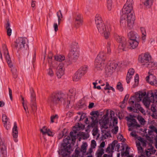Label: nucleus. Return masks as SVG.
I'll use <instances>...</instances> for the list:
<instances>
[{
    "mask_svg": "<svg viewBox=\"0 0 157 157\" xmlns=\"http://www.w3.org/2000/svg\"><path fill=\"white\" fill-rule=\"evenodd\" d=\"M122 13L120 19L121 25L124 26L127 24V27L129 29H132L135 20L133 6L124 5L122 9Z\"/></svg>",
    "mask_w": 157,
    "mask_h": 157,
    "instance_id": "f257e3e1",
    "label": "nucleus"
},
{
    "mask_svg": "<svg viewBox=\"0 0 157 157\" xmlns=\"http://www.w3.org/2000/svg\"><path fill=\"white\" fill-rule=\"evenodd\" d=\"M95 21L98 32L105 39H108L110 36L112 25L109 23L105 24L102 23L101 15L97 14L95 17Z\"/></svg>",
    "mask_w": 157,
    "mask_h": 157,
    "instance_id": "f03ea898",
    "label": "nucleus"
},
{
    "mask_svg": "<svg viewBox=\"0 0 157 157\" xmlns=\"http://www.w3.org/2000/svg\"><path fill=\"white\" fill-rule=\"evenodd\" d=\"M48 102L51 104H56L58 102L63 103V104L68 105L70 101L67 98V95L61 92L54 94L49 98Z\"/></svg>",
    "mask_w": 157,
    "mask_h": 157,
    "instance_id": "7ed1b4c3",
    "label": "nucleus"
},
{
    "mask_svg": "<svg viewBox=\"0 0 157 157\" xmlns=\"http://www.w3.org/2000/svg\"><path fill=\"white\" fill-rule=\"evenodd\" d=\"M115 38L117 41L119 42L118 48L121 52L126 51L128 47L126 39L124 37L119 35H115Z\"/></svg>",
    "mask_w": 157,
    "mask_h": 157,
    "instance_id": "20e7f679",
    "label": "nucleus"
},
{
    "mask_svg": "<svg viewBox=\"0 0 157 157\" xmlns=\"http://www.w3.org/2000/svg\"><path fill=\"white\" fill-rule=\"evenodd\" d=\"M70 54L71 57L74 59H76L78 57L79 49L77 42L75 41L72 43Z\"/></svg>",
    "mask_w": 157,
    "mask_h": 157,
    "instance_id": "39448f33",
    "label": "nucleus"
},
{
    "mask_svg": "<svg viewBox=\"0 0 157 157\" xmlns=\"http://www.w3.org/2000/svg\"><path fill=\"white\" fill-rule=\"evenodd\" d=\"M155 101L154 94L151 91L149 92L146 97L144 98L143 102L144 105L147 108L149 107L150 104L154 103Z\"/></svg>",
    "mask_w": 157,
    "mask_h": 157,
    "instance_id": "423d86ee",
    "label": "nucleus"
},
{
    "mask_svg": "<svg viewBox=\"0 0 157 157\" xmlns=\"http://www.w3.org/2000/svg\"><path fill=\"white\" fill-rule=\"evenodd\" d=\"M146 92L139 91L135 93V95L130 98L129 99V102L132 105L134 104L135 100L138 102L141 101L142 98L146 95Z\"/></svg>",
    "mask_w": 157,
    "mask_h": 157,
    "instance_id": "0eeeda50",
    "label": "nucleus"
},
{
    "mask_svg": "<svg viewBox=\"0 0 157 157\" xmlns=\"http://www.w3.org/2000/svg\"><path fill=\"white\" fill-rule=\"evenodd\" d=\"M151 60V57L148 53H146L142 54L139 56L138 60L139 62L143 66L147 65Z\"/></svg>",
    "mask_w": 157,
    "mask_h": 157,
    "instance_id": "6e6552de",
    "label": "nucleus"
},
{
    "mask_svg": "<svg viewBox=\"0 0 157 157\" xmlns=\"http://www.w3.org/2000/svg\"><path fill=\"white\" fill-rule=\"evenodd\" d=\"M26 39L20 37L17 39L15 42L14 45L18 50H20L24 49Z\"/></svg>",
    "mask_w": 157,
    "mask_h": 157,
    "instance_id": "1a4fd4ad",
    "label": "nucleus"
},
{
    "mask_svg": "<svg viewBox=\"0 0 157 157\" xmlns=\"http://www.w3.org/2000/svg\"><path fill=\"white\" fill-rule=\"evenodd\" d=\"M118 64L117 61L113 60L111 61L105 69L106 72L108 75H111L117 67Z\"/></svg>",
    "mask_w": 157,
    "mask_h": 157,
    "instance_id": "9d476101",
    "label": "nucleus"
},
{
    "mask_svg": "<svg viewBox=\"0 0 157 157\" xmlns=\"http://www.w3.org/2000/svg\"><path fill=\"white\" fill-rule=\"evenodd\" d=\"M7 62L10 68L12 67L13 65L11 62V60L9 53L8 51L6 45L4 44L2 46V51Z\"/></svg>",
    "mask_w": 157,
    "mask_h": 157,
    "instance_id": "9b49d317",
    "label": "nucleus"
},
{
    "mask_svg": "<svg viewBox=\"0 0 157 157\" xmlns=\"http://www.w3.org/2000/svg\"><path fill=\"white\" fill-rule=\"evenodd\" d=\"M106 65V63L95 59L94 62L95 70L97 71L102 70Z\"/></svg>",
    "mask_w": 157,
    "mask_h": 157,
    "instance_id": "f8f14e48",
    "label": "nucleus"
},
{
    "mask_svg": "<svg viewBox=\"0 0 157 157\" xmlns=\"http://www.w3.org/2000/svg\"><path fill=\"white\" fill-rule=\"evenodd\" d=\"M74 25L76 27H78L82 24L83 21L82 15L80 13L76 14L74 17Z\"/></svg>",
    "mask_w": 157,
    "mask_h": 157,
    "instance_id": "ddd939ff",
    "label": "nucleus"
},
{
    "mask_svg": "<svg viewBox=\"0 0 157 157\" xmlns=\"http://www.w3.org/2000/svg\"><path fill=\"white\" fill-rule=\"evenodd\" d=\"M65 68L64 65L62 63H60L56 69V74L59 78H60L64 74Z\"/></svg>",
    "mask_w": 157,
    "mask_h": 157,
    "instance_id": "4468645a",
    "label": "nucleus"
},
{
    "mask_svg": "<svg viewBox=\"0 0 157 157\" xmlns=\"http://www.w3.org/2000/svg\"><path fill=\"white\" fill-rule=\"evenodd\" d=\"M150 71L148 72L149 76L146 78V81L148 82L150 84L152 85L157 86V80L155 76L153 75L152 74H150Z\"/></svg>",
    "mask_w": 157,
    "mask_h": 157,
    "instance_id": "2eb2a0df",
    "label": "nucleus"
},
{
    "mask_svg": "<svg viewBox=\"0 0 157 157\" xmlns=\"http://www.w3.org/2000/svg\"><path fill=\"white\" fill-rule=\"evenodd\" d=\"M71 140V137L68 136L64 140V143L63 144L64 149L63 150L62 152L65 151V155H67L70 152L71 149L70 145L67 146L66 147L65 145H66L68 144L69 143V140Z\"/></svg>",
    "mask_w": 157,
    "mask_h": 157,
    "instance_id": "dca6fc26",
    "label": "nucleus"
},
{
    "mask_svg": "<svg viewBox=\"0 0 157 157\" xmlns=\"http://www.w3.org/2000/svg\"><path fill=\"white\" fill-rule=\"evenodd\" d=\"M84 128L83 126H81L79 124H78L77 125H76L73 127V130L75 131L74 132H71L70 133V135L71 138L73 141L75 142L76 140V131L79 130L81 129H83Z\"/></svg>",
    "mask_w": 157,
    "mask_h": 157,
    "instance_id": "f3484780",
    "label": "nucleus"
},
{
    "mask_svg": "<svg viewBox=\"0 0 157 157\" xmlns=\"http://www.w3.org/2000/svg\"><path fill=\"white\" fill-rule=\"evenodd\" d=\"M126 118L127 119V121L129 122V123L128 124L129 127H134L136 126V127H140V125L137 123L136 120L135 119L128 117H126Z\"/></svg>",
    "mask_w": 157,
    "mask_h": 157,
    "instance_id": "a211bd4d",
    "label": "nucleus"
},
{
    "mask_svg": "<svg viewBox=\"0 0 157 157\" xmlns=\"http://www.w3.org/2000/svg\"><path fill=\"white\" fill-rule=\"evenodd\" d=\"M2 121L4 124V126L5 128L7 130L10 129V124L9 119L5 114H3L2 116Z\"/></svg>",
    "mask_w": 157,
    "mask_h": 157,
    "instance_id": "6ab92c4d",
    "label": "nucleus"
},
{
    "mask_svg": "<svg viewBox=\"0 0 157 157\" xmlns=\"http://www.w3.org/2000/svg\"><path fill=\"white\" fill-rule=\"evenodd\" d=\"M104 151L103 148H98L95 154L96 157H112L111 155L106 154H104L102 156L104 153Z\"/></svg>",
    "mask_w": 157,
    "mask_h": 157,
    "instance_id": "aec40b11",
    "label": "nucleus"
},
{
    "mask_svg": "<svg viewBox=\"0 0 157 157\" xmlns=\"http://www.w3.org/2000/svg\"><path fill=\"white\" fill-rule=\"evenodd\" d=\"M106 59V53L104 51H101L99 52L95 59L105 62Z\"/></svg>",
    "mask_w": 157,
    "mask_h": 157,
    "instance_id": "412c9836",
    "label": "nucleus"
},
{
    "mask_svg": "<svg viewBox=\"0 0 157 157\" xmlns=\"http://www.w3.org/2000/svg\"><path fill=\"white\" fill-rule=\"evenodd\" d=\"M18 130L17 129V126L16 122H15L14 124V126L13 129V136L14 138V141L15 142L17 141V138L18 137Z\"/></svg>",
    "mask_w": 157,
    "mask_h": 157,
    "instance_id": "4be33fe9",
    "label": "nucleus"
},
{
    "mask_svg": "<svg viewBox=\"0 0 157 157\" xmlns=\"http://www.w3.org/2000/svg\"><path fill=\"white\" fill-rule=\"evenodd\" d=\"M98 123L97 119L92 120V122L90 124H89V122L88 118H86L85 120V123L86 124H88L87 127L89 128L90 127L95 128L97 127V125Z\"/></svg>",
    "mask_w": 157,
    "mask_h": 157,
    "instance_id": "5701e85b",
    "label": "nucleus"
},
{
    "mask_svg": "<svg viewBox=\"0 0 157 157\" xmlns=\"http://www.w3.org/2000/svg\"><path fill=\"white\" fill-rule=\"evenodd\" d=\"M128 36L130 40H137L139 38V35L136 32L131 31L128 33Z\"/></svg>",
    "mask_w": 157,
    "mask_h": 157,
    "instance_id": "b1692460",
    "label": "nucleus"
},
{
    "mask_svg": "<svg viewBox=\"0 0 157 157\" xmlns=\"http://www.w3.org/2000/svg\"><path fill=\"white\" fill-rule=\"evenodd\" d=\"M129 43L130 48L134 49L138 46L139 42L137 40H130L129 41Z\"/></svg>",
    "mask_w": 157,
    "mask_h": 157,
    "instance_id": "393cba45",
    "label": "nucleus"
},
{
    "mask_svg": "<svg viewBox=\"0 0 157 157\" xmlns=\"http://www.w3.org/2000/svg\"><path fill=\"white\" fill-rule=\"evenodd\" d=\"M40 132L43 134H47L49 136H52L53 135V133L50 130L48 129L46 126H44L43 128L40 129Z\"/></svg>",
    "mask_w": 157,
    "mask_h": 157,
    "instance_id": "a878e982",
    "label": "nucleus"
},
{
    "mask_svg": "<svg viewBox=\"0 0 157 157\" xmlns=\"http://www.w3.org/2000/svg\"><path fill=\"white\" fill-rule=\"evenodd\" d=\"M136 146L137 148L138 153L140 154V155L142 156H145V152L143 151L142 147L140 146V143L139 141H136Z\"/></svg>",
    "mask_w": 157,
    "mask_h": 157,
    "instance_id": "bb28decb",
    "label": "nucleus"
},
{
    "mask_svg": "<svg viewBox=\"0 0 157 157\" xmlns=\"http://www.w3.org/2000/svg\"><path fill=\"white\" fill-rule=\"evenodd\" d=\"M83 75L78 71L74 74L73 79L74 81H79Z\"/></svg>",
    "mask_w": 157,
    "mask_h": 157,
    "instance_id": "cd10ccee",
    "label": "nucleus"
},
{
    "mask_svg": "<svg viewBox=\"0 0 157 157\" xmlns=\"http://www.w3.org/2000/svg\"><path fill=\"white\" fill-rule=\"evenodd\" d=\"M143 4L144 8H149L152 4V0H141Z\"/></svg>",
    "mask_w": 157,
    "mask_h": 157,
    "instance_id": "c85d7f7f",
    "label": "nucleus"
},
{
    "mask_svg": "<svg viewBox=\"0 0 157 157\" xmlns=\"http://www.w3.org/2000/svg\"><path fill=\"white\" fill-rule=\"evenodd\" d=\"M88 69V66L86 65H84L82 66L78 70V71L84 75L87 72Z\"/></svg>",
    "mask_w": 157,
    "mask_h": 157,
    "instance_id": "c756f323",
    "label": "nucleus"
},
{
    "mask_svg": "<svg viewBox=\"0 0 157 157\" xmlns=\"http://www.w3.org/2000/svg\"><path fill=\"white\" fill-rule=\"evenodd\" d=\"M111 146H112V149L115 150H117V151H119V149L120 148V145L118 143V142L116 140H114L111 144Z\"/></svg>",
    "mask_w": 157,
    "mask_h": 157,
    "instance_id": "7c9ffc66",
    "label": "nucleus"
},
{
    "mask_svg": "<svg viewBox=\"0 0 157 157\" xmlns=\"http://www.w3.org/2000/svg\"><path fill=\"white\" fill-rule=\"evenodd\" d=\"M157 64L155 62H152L151 60V61H150L147 65L145 66L151 69H155L156 68Z\"/></svg>",
    "mask_w": 157,
    "mask_h": 157,
    "instance_id": "2f4dec72",
    "label": "nucleus"
},
{
    "mask_svg": "<svg viewBox=\"0 0 157 157\" xmlns=\"http://www.w3.org/2000/svg\"><path fill=\"white\" fill-rule=\"evenodd\" d=\"M87 146L88 145L86 142L83 143L81 146L80 151L82 153L83 155H84L86 153Z\"/></svg>",
    "mask_w": 157,
    "mask_h": 157,
    "instance_id": "473e14b6",
    "label": "nucleus"
},
{
    "mask_svg": "<svg viewBox=\"0 0 157 157\" xmlns=\"http://www.w3.org/2000/svg\"><path fill=\"white\" fill-rule=\"evenodd\" d=\"M10 23L9 22H7L6 25V29L7 35L9 36H10L12 33V29L10 28Z\"/></svg>",
    "mask_w": 157,
    "mask_h": 157,
    "instance_id": "72a5a7b5",
    "label": "nucleus"
},
{
    "mask_svg": "<svg viewBox=\"0 0 157 157\" xmlns=\"http://www.w3.org/2000/svg\"><path fill=\"white\" fill-rule=\"evenodd\" d=\"M54 58L56 60L59 62H62L65 59L64 56L61 55L56 56Z\"/></svg>",
    "mask_w": 157,
    "mask_h": 157,
    "instance_id": "f704fd0d",
    "label": "nucleus"
},
{
    "mask_svg": "<svg viewBox=\"0 0 157 157\" xmlns=\"http://www.w3.org/2000/svg\"><path fill=\"white\" fill-rule=\"evenodd\" d=\"M149 129L148 130V133L150 134L153 132H155L157 134V128L153 125H150L149 126Z\"/></svg>",
    "mask_w": 157,
    "mask_h": 157,
    "instance_id": "c9c22d12",
    "label": "nucleus"
},
{
    "mask_svg": "<svg viewBox=\"0 0 157 157\" xmlns=\"http://www.w3.org/2000/svg\"><path fill=\"white\" fill-rule=\"evenodd\" d=\"M92 134L94 136H97L96 139H98L100 135L98 133V131L97 127H95L94 128L92 131Z\"/></svg>",
    "mask_w": 157,
    "mask_h": 157,
    "instance_id": "e433bc0d",
    "label": "nucleus"
},
{
    "mask_svg": "<svg viewBox=\"0 0 157 157\" xmlns=\"http://www.w3.org/2000/svg\"><path fill=\"white\" fill-rule=\"evenodd\" d=\"M140 31L142 34V38L143 40H145L146 39V33L145 28L144 27L140 28Z\"/></svg>",
    "mask_w": 157,
    "mask_h": 157,
    "instance_id": "4c0bfd02",
    "label": "nucleus"
},
{
    "mask_svg": "<svg viewBox=\"0 0 157 157\" xmlns=\"http://www.w3.org/2000/svg\"><path fill=\"white\" fill-rule=\"evenodd\" d=\"M57 15L58 18V25H59L63 17V15L60 10H59L57 13Z\"/></svg>",
    "mask_w": 157,
    "mask_h": 157,
    "instance_id": "58836bf2",
    "label": "nucleus"
},
{
    "mask_svg": "<svg viewBox=\"0 0 157 157\" xmlns=\"http://www.w3.org/2000/svg\"><path fill=\"white\" fill-rule=\"evenodd\" d=\"M30 90L31 91V101L32 102H34L36 100L35 94L33 88L30 89Z\"/></svg>",
    "mask_w": 157,
    "mask_h": 157,
    "instance_id": "ea45409f",
    "label": "nucleus"
},
{
    "mask_svg": "<svg viewBox=\"0 0 157 157\" xmlns=\"http://www.w3.org/2000/svg\"><path fill=\"white\" fill-rule=\"evenodd\" d=\"M137 119L141 124L144 125L145 124L146 121L142 116H138Z\"/></svg>",
    "mask_w": 157,
    "mask_h": 157,
    "instance_id": "a19ab883",
    "label": "nucleus"
},
{
    "mask_svg": "<svg viewBox=\"0 0 157 157\" xmlns=\"http://www.w3.org/2000/svg\"><path fill=\"white\" fill-rule=\"evenodd\" d=\"M103 138L104 139H106L111 137V135L109 131H105L103 133Z\"/></svg>",
    "mask_w": 157,
    "mask_h": 157,
    "instance_id": "79ce46f5",
    "label": "nucleus"
},
{
    "mask_svg": "<svg viewBox=\"0 0 157 157\" xmlns=\"http://www.w3.org/2000/svg\"><path fill=\"white\" fill-rule=\"evenodd\" d=\"M90 114L93 116V117H91V120L97 119L98 114L97 112L93 111L90 113Z\"/></svg>",
    "mask_w": 157,
    "mask_h": 157,
    "instance_id": "37998d69",
    "label": "nucleus"
},
{
    "mask_svg": "<svg viewBox=\"0 0 157 157\" xmlns=\"http://www.w3.org/2000/svg\"><path fill=\"white\" fill-rule=\"evenodd\" d=\"M135 84L133 86V87L135 88L137 86L139 83V75L137 74H136L135 76Z\"/></svg>",
    "mask_w": 157,
    "mask_h": 157,
    "instance_id": "c03bdc74",
    "label": "nucleus"
},
{
    "mask_svg": "<svg viewBox=\"0 0 157 157\" xmlns=\"http://www.w3.org/2000/svg\"><path fill=\"white\" fill-rule=\"evenodd\" d=\"M47 73L48 75L50 77H52L54 74V71L51 67L47 70Z\"/></svg>",
    "mask_w": 157,
    "mask_h": 157,
    "instance_id": "a18cd8bd",
    "label": "nucleus"
},
{
    "mask_svg": "<svg viewBox=\"0 0 157 157\" xmlns=\"http://www.w3.org/2000/svg\"><path fill=\"white\" fill-rule=\"evenodd\" d=\"M139 142H140L143 146H146V141L143 138L140 137L138 139Z\"/></svg>",
    "mask_w": 157,
    "mask_h": 157,
    "instance_id": "49530a36",
    "label": "nucleus"
},
{
    "mask_svg": "<svg viewBox=\"0 0 157 157\" xmlns=\"http://www.w3.org/2000/svg\"><path fill=\"white\" fill-rule=\"evenodd\" d=\"M14 78H16L17 76V69L15 67H13L11 69Z\"/></svg>",
    "mask_w": 157,
    "mask_h": 157,
    "instance_id": "de8ad7c7",
    "label": "nucleus"
},
{
    "mask_svg": "<svg viewBox=\"0 0 157 157\" xmlns=\"http://www.w3.org/2000/svg\"><path fill=\"white\" fill-rule=\"evenodd\" d=\"M80 151L77 148H76L72 155V157H78L80 156Z\"/></svg>",
    "mask_w": 157,
    "mask_h": 157,
    "instance_id": "09e8293b",
    "label": "nucleus"
},
{
    "mask_svg": "<svg viewBox=\"0 0 157 157\" xmlns=\"http://www.w3.org/2000/svg\"><path fill=\"white\" fill-rule=\"evenodd\" d=\"M117 88L120 91L123 90V88L122 84L120 82H118L117 86Z\"/></svg>",
    "mask_w": 157,
    "mask_h": 157,
    "instance_id": "8fccbe9b",
    "label": "nucleus"
},
{
    "mask_svg": "<svg viewBox=\"0 0 157 157\" xmlns=\"http://www.w3.org/2000/svg\"><path fill=\"white\" fill-rule=\"evenodd\" d=\"M118 131V127L117 126H115L114 128L112 130V132L113 134H116L117 133Z\"/></svg>",
    "mask_w": 157,
    "mask_h": 157,
    "instance_id": "3c124183",
    "label": "nucleus"
},
{
    "mask_svg": "<svg viewBox=\"0 0 157 157\" xmlns=\"http://www.w3.org/2000/svg\"><path fill=\"white\" fill-rule=\"evenodd\" d=\"M134 2L133 0H127L125 5L133 6Z\"/></svg>",
    "mask_w": 157,
    "mask_h": 157,
    "instance_id": "603ef678",
    "label": "nucleus"
},
{
    "mask_svg": "<svg viewBox=\"0 0 157 157\" xmlns=\"http://www.w3.org/2000/svg\"><path fill=\"white\" fill-rule=\"evenodd\" d=\"M107 8L109 10H110L112 9V1L111 0L107 1Z\"/></svg>",
    "mask_w": 157,
    "mask_h": 157,
    "instance_id": "864d4df0",
    "label": "nucleus"
},
{
    "mask_svg": "<svg viewBox=\"0 0 157 157\" xmlns=\"http://www.w3.org/2000/svg\"><path fill=\"white\" fill-rule=\"evenodd\" d=\"M112 149V146H111V144H110L109 147H108L107 148L106 151L108 153H110L111 152H113V150Z\"/></svg>",
    "mask_w": 157,
    "mask_h": 157,
    "instance_id": "5fc2aeb1",
    "label": "nucleus"
},
{
    "mask_svg": "<svg viewBox=\"0 0 157 157\" xmlns=\"http://www.w3.org/2000/svg\"><path fill=\"white\" fill-rule=\"evenodd\" d=\"M32 102V103L31 106L32 109L33 111H34L37 109V107L35 102Z\"/></svg>",
    "mask_w": 157,
    "mask_h": 157,
    "instance_id": "6e6d98bb",
    "label": "nucleus"
},
{
    "mask_svg": "<svg viewBox=\"0 0 157 157\" xmlns=\"http://www.w3.org/2000/svg\"><path fill=\"white\" fill-rule=\"evenodd\" d=\"M105 85V87L104 88L105 90H112L113 89V88L112 86H109L108 82L106 83Z\"/></svg>",
    "mask_w": 157,
    "mask_h": 157,
    "instance_id": "4d7b16f0",
    "label": "nucleus"
},
{
    "mask_svg": "<svg viewBox=\"0 0 157 157\" xmlns=\"http://www.w3.org/2000/svg\"><path fill=\"white\" fill-rule=\"evenodd\" d=\"M134 70L133 68H131L129 70L127 74H129V75L132 76L134 73Z\"/></svg>",
    "mask_w": 157,
    "mask_h": 157,
    "instance_id": "13d9d810",
    "label": "nucleus"
},
{
    "mask_svg": "<svg viewBox=\"0 0 157 157\" xmlns=\"http://www.w3.org/2000/svg\"><path fill=\"white\" fill-rule=\"evenodd\" d=\"M132 75H129V74H127L126 79L127 81V83L128 84L130 82V80L131 79V78H132Z\"/></svg>",
    "mask_w": 157,
    "mask_h": 157,
    "instance_id": "bf43d9fd",
    "label": "nucleus"
},
{
    "mask_svg": "<svg viewBox=\"0 0 157 157\" xmlns=\"http://www.w3.org/2000/svg\"><path fill=\"white\" fill-rule=\"evenodd\" d=\"M22 104L24 108V110H25L26 113L27 114V113H29V112L28 110V107L26 105H25V103L24 102H22Z\"/></svg>",
    "mask_w": 157,
    "mask_h": 157,
    "instance_id": "052dcab7",
    "label": "nucleus"
},
{
    "mask_svg": "<svg viewBox=\"0 0 157 157\" xmlns=\"http://www.w3.org/2000/svg\"><path fill=\"white\" fill-rule=\"evenodd\" d=\"M145 155H146L147 157H149L152 154L151 151L149 149H148L147 150L145 151Z\"/></svg>",
    "mask_w": 157,
    "mask_h": 157,
    "instance_id": "680f3d73",
    "label": "nucleus"
},
{
    "mask_svg": "<svg viewBox=\"0 0 157 157\" xmlns=\"http://www.w3.org/2000/svg\"><path fill=\"white\" fill-rule=\"evenodd\" d=\"M91 147L92 148H94L96 146V143L95 140H93L91 141Z\"/></svg>",
    "mask_w": 157,
    "mask_h": 157,
    "instance_id": "e2e57ef3",
    "label": "nucleus"
},
{
    "mask_svg": "<svg viewBox=\"0 0 157 157\" xmlns=\"http://www.w3.org/2000/svg\"><path fill=\"white\" fill-rule=\"evenodd\" d=\"M135 101H136L134 102V104L135 103V107L139 109L141 107L140 104L139 103V102H138L136 100H135Z\"/></svg>",
    "mask_w": 157,
    "mask_h": 157,
    "instance_id": "0e129e2a",
    "label": "nucleus"
},
{
    "mask_svg": "<svg viewBox=\"0 0 157 157\" xmlns=\"http://www.w3.org/2000/svg\"><path fill=\"white\" fill-rule=\"evenodd\" d=\"M151 105V110L154 112H155L156 110V109H155V105H154V103H153L152 105Z\"/></svg>",
    "mask_w": 157,
    "mask_h": 157,
    "instance_id": "69168bd1",
    "label": "nucleus"
},
{
    "mask_svg": "<svg viewBox=\"0 0 157 157\" xmlns=\"http://www.w3.org/2000/svg\"><path fill=\"white\" fill-rule=\"evenodd\" d=\"M52 53L51 52H50L49 54V55L48 56V62L49 63H51V60L52 59Z\"/></svg>",
    "mask_w": 157,
    "mask_h": 157,
    "instance_id": "338daca9",
    "label": "nucleus"
},
{
    "mask_svg": "<svg viewBox=\"0 0 157 157\" xmlns=\"http://www.w3.org/2000/svg\"><path fill=\"white\" fill-rule=\"evenodd\" d=\"M53 27L54 29V30L55 32H57L58 30V25L57 23H55L53 24Z\"/></svg>",
    "mask_w": 157,
    "mask_h": 157,
    "instance_id": "774afa93",
    "label": "nucleus"
}]
</instances>
